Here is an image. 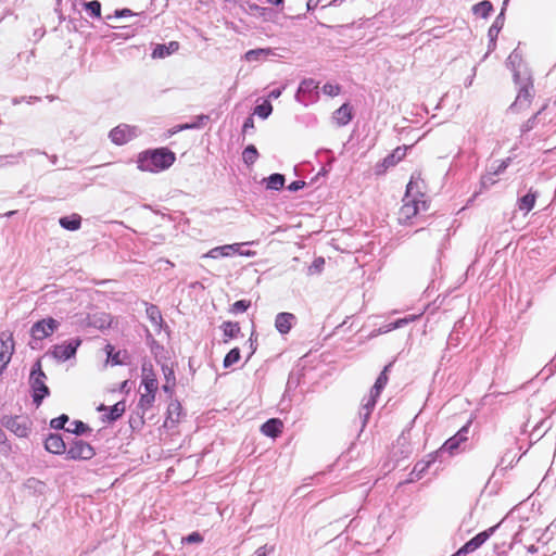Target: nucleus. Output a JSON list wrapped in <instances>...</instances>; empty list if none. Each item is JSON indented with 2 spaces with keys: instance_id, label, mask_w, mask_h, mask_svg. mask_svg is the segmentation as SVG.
Returning <instances> with one entry per match:
<instances>
[{
  "instance_id": "obj_1",
  "label": "nucleus",
  "mask_w": 556,
  "mask_h": 556,
  "mask_svg": "<svg viewBox=\"0 0 556 556\" xmlns=\"http://www.w3.org/2000/svg\"><path fill=\"white\" fill-rule=\"evenodd\" d=\"M424 189L425 181L420 173H414L407 184L403 205L399 212L400 223H408L413 217L428 210V201Z\"/></svg>"
},
{
  "instance_id": "obj_2",
  "label": "nucleus",
  "mask_w": 556,
  "mask_h": 556,
  "mask_svg": "<svg viewBox=\"0 0 556 556\" xmlns=\"http://www.w3.org/2000/svg\"><path fill=\"white\" fill-rule=\"evenodd\" d=\"M175 153L167 149H155L138 155V168L142 172L159 173L167 169L175 162Z\"/></svg>"
},
{
  "instance_id": "obj_3",
  "label": "nucleus",
  "mask_w": 556,
  "mask_h": 556,
  "mask_svg": "<svg viewBox=\"0 0 556 556\" xmlns=\"http://www.w3.org/2000/svg\"><path fill=\"white\" fill-rule=\"evenodd\" d=\"M46 374L41 369L40 362H37L30 371L29 383L33 390V400L38 407L42 400L49 395V388L46 384Z\"/></svg>"
},
{
  "instance_id": "obj_4",
  "label": "nucleus",
  "mask_w": 556,
  "mask_h": 556,
  "mask_svg": "<svg viewBox=\"0 0 556 556\" xmlns=\"http://www.w3.org/2000/svg\"><path fill=\"white\" fill-rule=\"evenodd\" d=\"M60 326V323L52 318H43L35 323L30 329L31 339L34 342L40 341L51 336Z\"/></svg>"
},
{
  "instance_id": "obj_5",
  "label": "nucleus",
  "mask_w": 556,
  "mask_h": 556,
  "mask_svg": "<svg viewBox=\"0 0 556 556\" xmlns=\"http://www.w3.org/2000/svg\"><path fill=\"white\" fill-rule=\"evenodd\" d=\"M471 421L469 420L464 427H462L458 432L445 441V443L439 450L440 453H448L451 455L456 454L462 444L468 441V432L470 428Z\"/></svg>"
},
{
  "instance_id": "obj_6",
  "label": "nucleus",
  "mask_w": 556,
  "mask_h": 556,
  "mask_svg": "<svg viewBox=\"0 0 556 556\" xmlns=\"http://www.w3.org/2000/svg\"><path fill=\"white\" fill-rule=\"evenodd\" d=\"M139 134L138 127L121 124L110 131V138L115 144L122 146L138 137Z\"/></svg>"
},
{
  "instance_id": "obj_7",
  "label": "nucleus",
  "mask_w": 556,
  "mask_h": 556,
  "mask_svg": "<svg viewBox=\"0 0 556 556\" xmlns=\"http://www.w3.org/2000/svg\"><path fill=\"white\" fill-rule=\"evenodd\" d=\"M533 97V85L530 81L520 86L515 102L511 104L513 112H521L530 106Z\"/></svg>"
},
{
  "instance_id": "obj_8",
  "label": "nucleus",
  "mask_w": 556,
  "mask_h": 556,
  "mask_svg": "<svg viewBox=\"0 0 556 556\" xmlns=\"http://www.w3.org/2000/svg\"><path fill=\"white\" fill-rule=\"evenodd\" d=\"M93 456V447L83 440L74 441L66 451V457L68 459H90Z\"/></svg>"
},
{
  "instance_id": "obj_9",
  "label": "nucleus",
  "mask_w": 556,
  "mask_h": 556,
  "mask_svg": "<svg viewBox=\"0 0 556 556\" xmlns=\"http://www.w3.org/2000/svg\"><path fill=\"white\" fill-rule=\"evenodd\" d=\"M80 343L81 341L79 339H72L67 342L56 344L53 346L51 354L55 359L65 362L76 354Z\"/></svg>"
},
{
  "instance_id": "obj_10",
  "label": "nucleus",
  "mask_w": 556,
  "mask_h": 556,
  "mask_svg": "<svg viewBox=\"0 0 556 556\" xmlns=\"http://www.w3.org/2000/svg\"><path fill=\"white\" fill-rule=\"evenodd\" d=\"M14 352V341L11 333L0 334V375L7 368Z\"/></svg>"
},
{
  "instance_id": "obj_11",
  "label": "nucleus",
  "mask_w": 556,
  "mask_h": 556,
  "mask_svg": "<svg viewBox=\"0 0 556 556\" xmlns=\"http://www.w3.org/2000/svg\"><path fill=\"white\" fill-rule=\"evenodd\" d=\"M317 89V81L312 78L303 79L295 94V100L304 105H307L309 102H313L317 99L316 96H313V92Z\"/></svg>"
},
{
  "instance_id": "obj_12",
  "label": "nucleus",
  "mask_w": 556,
  "mask_h": 556,
  "mask_svg": "<svg viewBox=\"0 0 556 556\" xmlns=\"http://www.w3.org/2000/svg\"><path fill=\"white\" fill-rule=\"evenodd\" d=\"M242 243H232V244H225L222 247H216L211 249L207 253L203 254L202 257H210V258H219V257H228L232 255L233 253H239L240 255L251 256L253 252H242L240 251V247Z\"/></svg>"
},
{
  "instance_id": "obj_13",
  "label": "nucleus",
  "mask_w": 556,
  "mask_h": 556,
  "mask_svg": "<svg viewBox=\"0 0 556 556\" xmlns=\"http://www.w3.org/2000/svg\"><path fill=\"white\" fill-rule=\"evenodd\" d=\"M295 316L291 313H279L275 318V328L281 334L288 333L295 324Z\"/></svg>"
},
{
  "instance_id": "obj_14",
  "label": "nucleus",
  "mask_w": 556,
  "mask_h": 556,
  "mask_svg": "<svg viewBox=\"0 0 556 556\" xmlns=\"http://www.w3.org/2000/svg\"><path fill=\"white\" fill-rule=\"evenodd\" d=\"M178 49L179 43L177 41H170L166 45L157 43L154 46L151 56L152 59H164L175 53Z\"/></svg>"
},
{
  "instance_id": "obj_15",
  "label": "nucleus",
  "mask_w": 556,
  "mask_h": 556,
  "mask_svg": "<svg viewBox=\"0 0 556 556\" xmlns=\"http://www.w3.org/2000/svg\"><path fill=\"white\" fill-rule=\"evenodd\" d=\"M3 425L5 428L14 432L17 437L24 438L28 434V427L25 422H22L18 417H9L3 419Z\"/></svg>"
},
{
  "instance_id": "obj_16",
  "label": "nucleus",
  "mask_w": 556,
  "mask_h": 556,
  "mask_svg": "<svg viewBox=\"0 0 556 556\" xmlns=\"http://www.w3.org/2000/svg\"><path fill=\"white\" fill-rule=\"evenodd\" d=\"M45 447L48 452L53 454H63L67 451L65 442L60 434H50L46 439Z\"/></svg>"
},
{
  "instance_id": "obj_17",
  "label": "nucleus",
  "mask_w": 556,
  "mask_h": 556,
  "mask_svg": "<svg viewBox=\"0 0 556 556\" xmlns=\"http://www.w3.org/2000/svg\"><path fill=\"white\" fill-rule=\"evenodd\" d=\"M268 56H278V53L271 48H258L247 51L243 58L248 62H256Z\"/></svg>"
},
{
  "instance_id": "obj_18",
  "label": "nucleus",
  "mask_w": 556,
  "mask_h": 556,
  "mask_svg": "<svg viewBox=\"0 0 556 556\" xmlns=\"http://www.w3.org/2000/svg\"><path fill=\"white\" fill-rule=\"evenodd\" d=\"M283 428V424L280 419L273 418L262 425L261 431L266 437L276 438L278 437Z\"/></svg>"
},
{
  "instance_id": "obj_19",
  "label": "nucleus",
  "mask_w": 556,
  "mask_h": 556,
  "mask_svg": "<svg viewBox=\"0 0 556 556\" xmlns=\"http://www.w3.org/2000/svg\"><path fill=\"white\" fill-rule=\"evenodd\" d=\"M379 395H375L372 393V391H370L369 395L367 399H364L363 401V404H362V408L359 410V416L361 418L363 419V426L366 425L375 405H376V400Z\"/></svg>"
},
{
  "instance_id": "obj_20",
  "label": "nucleus",
  "mask_w": 556,
  "mask_h": 556,
  "mask_svg": "<svg viewBox=\"0 0 556 556\" xmlns=\"http://www.w3.org/2000/svg\"><path fill=\"white\" fill-rule=\"evenodd\" d=\"M332 118L339 126L349 124L352 119L351 106L348 103H344L337 111H334Z\"/></svg>"
},
{
  "instance_id": "obj_21",
  "label": "nucleus",
  "mask_w": 556,
  "mask_h": 556,
  "mask_svg": "<svg viewBox=\"0 0 556 556\" xmlns=\"http://www.w3.org/2000/svg\"><path fill=\"white\" fill-rule=\"evenodd\" d=\"M59 223L64 229L75 231L80 228L81 217L78 214H72L71 216L61 217Z\"/></svg>"
},
{
  "instance_id": "obj_22",
  "label": "nucleus",
  "mask_w": 556,
  "mask_h": 556,
  "mask_svg": "<svg viewBox=\"0 0 556 556\" xmlns=\"http://www.w3.org/2000/svg\"><path fill=\"white\" fill-rule=\"evenodd\" d=\"M143 378H142V386L144 387V391L149 392H156L157 390V380L155 378V375L146 368L143 366Z\"/></svg>"
},
{
  "instance_id": "obj_23",
  "label": "nucleus",
  "mask_w": 556,
  "mask_h": 556,
  "mask_svg": "<svg viewBox=\"0 0 556 556\" xmlns=\"http://www.w3.org/2000/svg\"><path fill=\"white\" fill-rule=\"evenodd\" d=\"M535 200L536 193L530 191L518 200V208L528 213L533 208Z\"/></svg>"
},
{
  "instance_id": "obj_24",
  "label": "nucleus",
  "mask_w": 556,
  "mask_h": 556,
  "mask_svg": "<svg viewBox=\"0 0 556 556\" xmlns=\"http://www.w3.org/2000/svg\"><path fill=\"white\" fill-rule=\"evenodd\" d=\"M406 150H407V147H399L396 148L392 154L388 155L384 161H383V164L389 167V166H393L395 165L397 162H400L406 154Z\"/></svg>"
},
{
  "instance_id": "obj_25",
  "label": "nucleus",
  "mask_w": 556,
  "mask_h": 556,
  "mask_svg": "<svg viewBox=\"0 0 556 556\" xmlns=\"http://www.w3.org/2000/svg\"><path fill=\"white\" fill-rule=\"evenodd\" d=\"M266 188L270 190H280L285 186V176L281 174H271L265 178Z\"/></svg>"
},
{
  "instance_id": "obj_26",
  "label": "nucleus",
  "mask_w": 556,
  "mask_h": 556,
  "mask_svg": "<svg viewBox=\"0 0 556 556\" xmlns=\"http://www.w3.org/2000/svg\"><path fill=\"white\" fill-rule=\"evenodd\" d=\"M433 463V459H429L427 462L425 460H421V462H418L412 472H410V476L412 478L409 479V481H414L415 479H420L422 477V475L428 470V468L430 467V465Z\"/></svg>"
},
{
  "instance_id": "obj_27",
  "label": "nucleus",
  "mask_w": 556,
  "mask_h": 556,
  "mask_svg": "<svg viewBox=\"0 0 556 556\" xmlns=\"http://www.w3.org/2000/svg\"><path fill=\"white\" fill-rule=\"evenodd\" d=\"M489 538V534L486 532H481L477 534L473 539H471L469 542L465 544V549L467 552H473L478 547H480Z\"/></svg>"
},
{
  "instance_id": "obj_28",
  "label": "nucleus",
  "mask_w": 556,
  "mask_h": 556,
  "mask_svg": "<svg viewBox=\"0 0 556 556\" xmlns=\"http://www.w3.org/2000/svg\"><path fill=\"white\" fill-rule=\"evenodd\" d=\"M492 9H493L492 3L490 1L484 0V1H481L477 4H475L472 8V12L476 15L485 18L489 16Z\"/></svg>"
},
{
  "instance_id": "obj_29",
  "label": "nucleus",
  "mask_w": 556,
  "mask_h": 556,
  "mask_svg": "<svg viewBox=\"0 0 556 556\" xmlns=\"http://www.w3.org/2000/svg\"><path fill=\"white\" fill-rule=\"evenodd\" d=\"M154 401H155V392L144 391V393H142L140 396L138 405L142 409V412L146 413V410L151 408Z\"/></svg>"
},
{
  "instance_id": "obj_30",
  "label": "nucleus",
  "mask_w": 556,
  "mask_h": 556,
  "mask_svg": "<svg viewBox=\"0 0 556 556\" xmlns=\"http://www.w3.org/2000/svg\"><path fill=\"white\" fill-rule=\"evenodd\" d=\"M388 368H389V366L384 367L383 371L379 375L374 387L370 390V391H372V393L375 395H380L382 389L386 387V384L388 382V376H387Z\"/></svg>"
},
{
  "instance_id": "obj_31",
  "label": "nucleus",
  "mask_w": 556,
  "mask_h": 556,
  "mask_svg": "<svg viewBox=\"0 0 556 556\" xmlns=\"http://www.w3.org/2000/svg\"><path fill=\"white\" fill-rule=\"evenodd\" d=\"M65 430L71 433L81 435L90 431V428L80 420H74L70 424L67 428H65Z\"/></svg>"
},
{
  "instance_id": "obj_32",
  "label": "nucleus",
  "mask_w": 556,
  "mask_h": 556,
  "mask_svg": "<svg viewBox=\"0 0 556 556\" xmlns=\"http://www.w3.org/2000/svg\"><path fill=\"white\" fill-rule=\"evenodd\" d=\"M257 156H258V152L253 144L248 146L242 153L243 162L247 165L254 164L255 161L257 160Z\"/></svg>"
},
{
  "instance_id": "obj_33",
  "label": "nucleus",
  "mask_w": 556,
  "mask_h": 556,
  "mask_svg": "<svg viewBox=\"0 0 556 556\" xmlns=\"http://www.w3.org/2000/svg\"><path fill=\"white\" fill-rule=\"evenodd\" d=\"M222 329H223L224 336L227 338H235L240 331L239 325L237 323H232V321H225L222 325Z\"/></svg>"
},
{
  "instance_id": "obj_34",
  "label": "nucleus",
  "mask_w": 556,
  "mask_h": 556,
  "mask_svg": "<svg viewBox=\"0 0 556 556\" xmlns=\"http://www.w3.org/2000/svg\"><path fill=\"white\" fill-rule=\"evenodd\" d=\"M240 359V351L239 349L235 348L230 350L227 355L224 358V367L229 368L236 363H238Z\"/></svg>"
},
{
  "instance_id": "obj_35",
  "label": "nucleus",
  "mask_w": 556,
  "mask_h": 556,
  "mask_svg": "<svg viewBox=\"0 0 556 556\" xmlns=\"http://www.w3.org/2000/svg\"><path fill=\"white\" fill-rule=\"evenodd\" d=\"M126 405L125 402H117L115 405H113L110 409L109 419L114 421L118 419L125 412Z\"/></svg>"
},
{
  "instance_id": "obj_36",
  "label": "nucleus",
  "mask_w": 556,
  "mask_h": 556,
  "mask_svg": "<svg viewBox=\"0 0 556 556\" xmlns=\"http://www.w3.org/2000/svg\"><path fill=\"white\" fill-rule=\"evenodd\" d=\"M273 111V106L269 102L265 101L264 103L257 105L254 110V114L260 116L261 118L265 119L267 118Z\"/></svg>"
},
{
  "instance_id": "obj_37",
  "label": "nucleus",
  "mask_w": 556,
  "mask_h": 556,
  "mask_svg": "<svg viewBox=\"0 0 556 556\" xmlns=\"http://www.w3.org/2000/svg\"><path fill=\"white\" fill-rule=\"evenodd\" d=\"M147 315L154 325H160L162 321L161 312L155 305H150L147 307Z\"/></svg>"
},
{
  "instance_id": "obj_38",
  "label": "nucleus",
  "mask_w": 556,
  "mask_h": 556,
  "mask_svg": "<svg viewBox=\"0 0 556 556\" xmlns=\"http://www.w3.org/2000/svg\"><path fill=\"white\" fill-rule=\"evenodd\" d=\"M85 9L94 17H100L101 15V3L97 0L86 2Z\"/></svg>"
},
{
  "instance_id": "obj_39",
  "label": "nucleus",
  "mask_w": 556,
  "mask_h": 556,
  "mask_svg": "<svg viewBox=\"0 0 556 556\" xmlns=\"http://www.w3.org/2000/svg\"><path fill=\"white\" fill-rule=\"evenodd\" d=\"M325 265V260L323 257H317L312 265L308 267V275L319 274Z\"/></svg>"
},
{
  "instance_id": "obj_40",
  "label": "nucleus",
  "mask_w": 556,
  "mask_h": 556,
  "mask_svg": "<svg viewBox=\"0 0 556 556\" xmlns=\"http://www.w3.org/2000/svg\"><path fill=\"white\" fill-rule=\"evenodd\" d=\"M68 421V416L63 414L50 421V426L53 429H65V424Z\"/></svg>"
},
{
  "instance_id": "obj_41",
  "label": "nucleus",
  "mask_w": 556,
  "mask_h": 556,
  "mask_svg": "<svg viewBox=\"0 0 556 556\" xmlns=\"http://www.w3.org/2000/svg\"><path fill=\"white\" fill-rule=\"evenodd\" d=\"M340 90H341V88L339 85L331 84V83H327L323 87L324 93L327 96H330V97H334V96L339 94Z\"/></svg>"
},
{
  "instance_id": "obj_42",
  "label": "nucleus",
  "mask_w": 556,
  "mask_h": 556,
  "mask_svg": "<svg viewBox=\"0 0 556 556\" xmlns=\"http://www.w3.org/2000/svg\"><path fill=\"white\" fill-rule=\"evenodd\" d=\"M502 15H503V12L500 14V16L496 17L495 22L492 24V26L489 29V36L492 39L497 36V34L503 25V22L501 20Z\"/></svg>"
},
{
  "instance_id": "obj_43",
  "label": "nucleus",
  "mask_w": 556,
  "mask_h": 556,
  "mask_svg": "<svg viewBox=\"0 0 556 556\" xmlns=\"http://www.w3.org/2000/svg\"><path fill=\"white\" fill-rule=\"evenodd\" d=\"M495 174L493 172H489L486 175H484L481 179V186L483 188H489L491 186H493L496 180H495Z\"/></svg>"
},
{
  "instance_id": "obj_44",
  "label": "nucleus",
  "mask_w": 556,
  "mask_h": 556,
  "mask_svg": "<svg viewBox=\"0 0 556 556\" xmlns=\"http://www.w3.org/2000/svg\"><path fill=\"white\" fill-rule=\"evenodd\" d=\"M416 318H417L416 315H410V316H407L404 318H400V319L395 320L394 323H392V328L397 329V328L404 327L405 325L414 321Z\"/></svg>"
},
{
  "instance_id": "obj_45",
  "label": "nucleus",
  "mask_w": 556,
  "mask_h": 556,
  "mask_svg": "<svg viewBox=\"0 0 556 556\" xmlns=\"http://www.w3.org/2000/svg\"><path fill=\"white\" fill-rule=\"evenodd\" d=\"M106 352H108V357H109V361L113 364V365H118V364H122V361L119 359V353H116V354H113V346L112 345H106Z\"/></svg>"
},
{
  "instance_id": "obj_46",
  "label": "nucleus",
  "mask_w": 556,
  "mask_h": 556,
  "mask_svg": "<svg viewBox=\"0 0 556 556\" xmlns=\"http://www.w3.org/2000/svg\"><path fill=\"white\" fill-rule=\"evenodd\" d=\"M249 305H250V303L244 300L237 301L232 304V312H235V313L245 312L248 309Z\"/></svg>"
},
{
  "instance_id": "obj_47",
  "label": "nucleus",
  "mask_w": 556,
  "mask_h": 556,
  "mask_svg": "<svg viewBox=\"0 0 556 556\" xmlns=\"http://www.w3.org/2000/svg\"><path fill=\"white\" fill-rule=\"evenodd\" d=\"M198 125H190V123H186V124H181V125H177L175 127H173L169 132L172 135L174 134H177L178 131H181V130H187V129H195Z\"/></svg>"
},
{
  "instance_id": "obj_48",
  "label": "nucleus",
  "mask_w": 556,
  "mask_h": 556,
  "mask_svg": "<svg viewBox=\"0 0 556 556\" xmlns=\"http://www.w3.org/2000/svg\"><path fill=\"white\" fill-rule=\"evenodd\" d=\"M180 405L178 403H170L168 406V418L172 419V421H175L173 419V415L176 414L179 415Z\"/></svg>"
},
{
  "instance_id": "obj_49",
  "label": "nucleus",
  "mask_w": 556,
  "mask_h": 556,
  "mask_svg": "<svg viewBox=\"0 0 556 556\" xmlns=\"http://www.w3.org/2000/svg\"><path fill=\"white\" fill-rule=\"evenodd\" d=\"M274 551V547H268L267 545L261 546L255 551V556H267L269 553Z\"/></svg>"
},
{
  "instance_id": "obj_50",
  "label": "nucleus",
  "mask_w": 556,
  "mask_h": 556,
  "mask_svg": "<svg viewBox=\"0 0 556 556\" xmlns=\"http://www.w3.org/2000/svg\"><path fill=\"white\" fill-rule=\"evenodd\" d=\"M305 186V182L302 181V180H295L293 182H291L289 186H288V190L289 191H292V192H295L300 189H302L303 187Z\"/></svg>"
},
{
  "instance_id": "obj_51",
  "label": "nucleus",
  "mask_w": 556,
  "mask_h": 556,
  "mask_svg": "<svg viewBox=\"0 0 556 556\" xmlns=\"http://www.w3.org/2000/svg\"><path fill=\"white\" fill-rule=\"evenodd\" d=\"M534 124H535V116H532L531 118H529L522 126H521V131L522 132H527V131H530L533 127H534Z\"/></svg>"
},
{
  "instance_id": "obj_52",
  "label": "nucleus",
  "mask_w": 556,
  "mask_h": 556,
  "mask_svg": "<svg viewBox=\"0 0 556 556\" xmlns=\"http://www.w3.org/2000/svg\"><path fill=\"white\" fill-rule=\"evenodd\" d=\"M185 541L188 542V543H200L202 541V536H201L200 533L193 532V533L189 534L185 539Z\"/></svg>"
},
{
  "instance_id": "obj_53",
  "label": "nucleus",
  "mask_w": 556,
  "mask_h": 556,
  "mask_svg": "<svg viewBox=\"0 0 556 556\" xmlns=\"http://www.w3.org/2000/svg\"><path fill=\"white\" fill-rule=\"evenodd\" d=\"M394 330V328H392V323L388 324V325H384L382 327H380L378 330H376L371 337H375V336H378V334H382V333H387V332H390Z\"/></svg>"
},
{
  "instance_id": "obj_54",
  "label": "nucleus",
  "mask_w": 556,
  "mask_h": 556,
  "mask_svg": "<svg viewBox=\"0 0 556 556\" xmlns=\"http://www.w3.org/2000/svg\"><path fill=\"white\" fill-rule=\"evenodd\" d=\"M207 119H208V116H206V115H199V116H197V121H195V122H193V123H190V125H198V126L195 127V129H199V128H201V127L204 125V123H205Z\"/></svg>"
},
{
  "instance_id": "obj_55",
  "label": "nucleus",
  "mask_w": 556,
  "mask_h": 556,
  "mask_svg": "<svg viewBox=\"0 0 556 556\" xmlns=\"http://www.w3.org/2000/svg\"><path fill=\"white\" fill-rule=\"evenodd\" d=\"M507 166H508V160H507V161H502V162L497 165V167L493 170V173H494L495 175H500V174H502V173L507 168Z\"/></svg>"
},
{
  "instance_id": "obj_56",
  "label": "nucleus",
  "mask_w": 556,
  "mask_h": 556,
  "mask_svg": "<svg viewBox=\"0 0 556 556\" xmlns=\"http://www.w3.org/2000/svg\"><path fill=\"white\" fill-rule=\"evenodd\" d=\"M281 92H282V89H280V88H276V89H273V90L269 92L268 97H269L270 99H277V98H279V97L281 96Z\"/></svg>"
},
{
  "instance_id": "obj_57",
  "label": "nucleus",
  "mask_w": 556,
  "mask_h": 556,
  "mask_svg": "<svg viewBox=\"0 0 556 556\" xmlns=\"http://www.w3.org/2000/svg\"><path fill=\"white\" fill-rule=\"evenodd\" d=\"M115 15L116 16H126V15H131V11L128 10V9H124V10H121V11H116L115 12Z\"/></svg>"
},
{
  "instance_id": "obj_58",
  "label": "nucleus",
  "mask_w": 556,
  "mask_h": 556,
  "mask_svg": "<svg viewBox=\"0 0 556 556\" xmlns=\"http://www.w3.org/2000/svg\"><path fill=\"white\" fill-rule=\"evenodd\" d=\"M165 378H166L167 383H169L170 380H173V382H174L175 381L174 371L173 370H168L167 372L165 371Z\"/></svg>"
},
{
  "instance_id": "obj_59",
  "label": "nucleus",
  "mask_w": 556,
  "mask_h": 556,
  "mask_svg": "<svg viewBox=\"0 0 556 556\" xmlns=\"http://www.w3.org/2000/svg\"><path fill=\"white\" fill-rule=\"evenodd\" d=\"M318 5V0H308L307 1V9L314 10Z\"/></svg>"
},
{
  "instance_id": "obj_60",
  "label": "nucleus",
  "mask_w": 556,
  "mask_h": 556,
  "mask_svg": "<svg viewBox=\"0 0 556 556\" xmlns=\"http://www.w3.org/2000/svg\"><path fill=\"white\" fill-rule=\"evenodd\" d=\"M253 127V119L251 117H249L245 122H244V125H243V130L245 131L248 128H252Z\"/></svg>"
},
{
  "instance_id": "obj_61",
  "label": "nucleus",
  "mask_w": 556,
  "mask_h": 556,
  "mask_svg": "<svg viewBox=\"0 0 556 556\" xmlns=\"http://www.w3.org/2000/svg\"><path fill=\"white\" fill-rule=\"evenodd\" d=\"M468 553L465 547L460 551H458L454 556H468Z\"/></svg>"
},
{
  "instance_id": "obj_62",
  "label": "nucleus",
  "mask_w": 556,
  "mask_h": 556,
  "mask_svg": "<svg viewBox=\"0 0 556 556\" xmlns=\"http://www.w3.org/2000/svg\"><path fill=\"white\" fill-rule=\"evenodd\" d=\"M473 76H475V73L472 74V76H471L470 78H468V79L465 81L466 87L471 86L472 80H473Z\"/></svg>"
},
{
  "instance_id": "obj_63",
  "label": "nucleus",
  "mask_w": 556,
  "mask_h": 556,
  "mask_svg": "<svg viewBox=\"0 0 556 556\" xmlns=\"http://www.w3.org/2000/svg\"><path fill=\"white\" fill-rule=\"evenodd\" d=\"M267 1H268L269 3H271V4H276V5H278V4H281L283 0H267Z\"/></svg>"
},
{
  "instance_id": "obj_64",
  "label": "nucleus",
  "mask_w": 556,
  "mask_h": 556,
  "mask_svg": "<svg viewBox=\"0 0 556 556\" xmlns=\"http://www.w3.org/2000/svg\"><path fill=\"white\" fill-rule=\"evenodd\" d=\"M5 440V434L3 433V431L0 429V443L4 442Z\"/></svg>"
}]
</instances>
